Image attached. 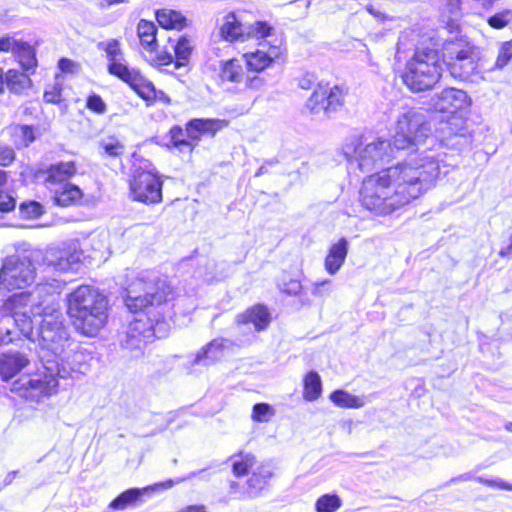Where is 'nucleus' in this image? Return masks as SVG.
<instances>
[{"instance_id":"obj_2","label":"nucleus","mask_w":512,"mask_h":512,"mask_svg":"<svg viewBox=\"0 0 512 512\" xmlns=\"http://www.w3.org/2000/svg\"><path fill=\"white\" fill-rule=\"evenodd\" d=\"M177 297V288L167 277L136 278L124 298L125 306L136 316L120 340L122 349L142 355L145 347L157 338L156 329L167 325Z\"/></svg>"},{"instance_id":"obj_39","label":"nucleus","mask_w":512,"mask_h":512,"mask_svg":"<svg viewBox=\"0 0 512 512\" xmlns=\"http://www.w3.org/2000/svg\"><path fill=\"white\" fill-rule=\"evenodd\" d=\"M63 87L60 83L48 85L43 92V100L47 104L61 105L64 102Z\"/></svg>"},{"instance_id":"obj_53","label":"nucleus","mask_w":512,"mask_h":512,"mask_svg":"<svg viewBox=\"0 0 512 512\" xmlns=\"http://www.w3.org/2000/svg\"><path fill=\"white\" fill-rule=\"evenodd\" d=\"M312 83H314V80L312 79V77L309 74L303 75L298 80L299 87L304 90H309L312 86Z\"/></svg>"},{"instance_id":"obj_61","label":"nucleus","mask_w":512,"mask_h":512,"mask_svg":"<svg viewBox=\"0 0 512 512\" xmlns=\"http://www.w3.org/2000/svg\"><path fill=\"white\" fill-rule=\"evenodd\" d=\"M505 429L512 433V422H507L505 424Z\"/></svg>"},{"instance_id":"obj_34","label":"nucleus","mask_w":512,"mask_h":512,"mask_svg":"<svg viewBox=\"0 0 512 512\" xmlns=\"http://www.w3.org/2000/svg\"><path fill=\"white\" fill-rule=\"evenodd\" d=\"M329 399L335 406L344 409H357L364 405V401L360 397L352 395L342 389L331 392Z\"/></svg>"},{"instance_id":"obj_35","label":"nucleus","mask_w":512,"mask_h":512,"mask_svg":"<svg viewBox=\"0 0 512 512\" xmlns=\"http://www.w3.org/2000/svg\"><path fill=\"white\" fill-rule=\"evenodd\" d=\"M342 505V501L337 494H323L315 503L316 512H336Z\"/></svg>"},{"instance_id":"obj_33","label":"nucleus","mask_w":512,"mask_h":512,"mask_svg":"<svg viewBox=\"0 0 512 512\" xmlns=\"http://www.w3.org/2000/svg\"><path fill=\"white\" fill-rule=\"evenodd\" d=\"M99 147L104 157L112 159H121L126 152L125 144L115 135H109L101 140Z\"/></svg>"},{"instance_id":"obj_62","label":"nucleus","mask_w":512,"mask_h":512,"mask_svg":"<svg viewBox=\"0 0 512 512\" xmlns=\"http://www.w3.org/2000/svg\"><path fill=\"white\" fill-rule=\"evenodd\" d=\"M231 487H233V488H237V487H238V483H236V482H232Z\"/></svg>"},{"instance_id":"obj_13","label":"nucleus","mask_w":512,"mask_h":512,"mask_svg":"<svg viewBox=\"0 0 512 512\" xmlns=\"http://www.w3.org/2000/svg\"><path fill=\"white\" fill-rule=\"evenodd\" d=\"M470 106V100L465 91L456 88H445L436 96L434 108L440 113L448 114L461 125L463 117L458 114Z\"/></svg>"},{"instance_id":"obj_29","label":"nucleus","mask_w":512,"mask_h":512,"mask_svg":"<svg viewBox=\"0 0 512 512\" xmlns=\"http://www.w3.org/2000/svg\"><path fill=\"white\" fill-rule=\"evenodd\" d=\"M10 140L16 149L29 147L37 138L33 125L15 124L9 127Z\"/></svg>"},{"instance_id":"obj_58","label":"nucleus","mask_w":512,"mask_h":512,"mask_svg":"<svg viewBox=\"0 0 512 512\" xmlns=\"http://www.w3.org/2000/svg\"><path fill=\"white\" fill-rule=\"evenodd\" d=\"M9 181V173L0 167V187L5 186Z\"/></svg>"},{"instance_id":"obj_9","label":"nucleus","mask_w":512,"mask_h":512,"mask_svg":"<svg viewBox=\"0 0 512 512\" xmlns=\"http://www.w3.org/2000/svg\"><path fill=\"white\" fill-rule=\"evenodd\" d=\"M430 133L431 128L426 117L415 109H410L399 116L390 145L398 151L414 149L424 144Z\"/></svg>"},{"instance_id":"obj_48","label":"nucleus","mask_w":512,"mask_h":512,"mask_svg":"<svg viewBox=\"0 0 512 512\" xmlns=\"http://www.w3.org/2000/svg\"><path fill=\"white\" fill-rule=\"evenodd\" d=\"M478 482L493 488H499L503 490H512V485L502 481V480H494V479H484V478H478Z\"/></svg>"},{"instance_id":"obj_5","label":"nucleus","mask_w":512,"mask_h":512,"mask_svg":"<svg viewBox=\"0 0 512 512\" xmlns=\"http://www.w3.org/2000/svg\"><path fill=\"white\" fill-rule=\"evenodd\" d=\"M285 49L271 46L268 51L255 49L246 51L241 57H231L219 62L218 80L220 83L244 84L247 89H257L261 83L260 74L284 61Z\"/></svg>"},{"instance_id":"obj_8","label":"nucleus","mask_w":512,"mask_h":512,"mask_svg":"<svg viewBox=\"0 0 512 512\" xmlns=\"http://www.w3.org/2000/svg\"><path fill=\"white\" fill-rule=\"evenodd\" d=\"M143 167H135L128 179V194L133 202L154 206L163 201L164 180L154 169L151 162L144 160Z\"/></svg>"},{"instance_id":"obj_57","label":"nucleus","mask_w":512,"mask_h":512,"mask_svg":"<svg viewBox=\"0 0 512 512\" xmlns=\"http://www.w3.org/2000/svg\"><path fill=\"white\" fill-rule=\"evenodd\" d=\"M499 255L502 257L512 256V235H511L510 243L505 248H502L500 250Z\"/></svg>"},{"instance_id":"obj_40","label":"nucleus","mask_w":512,"mask_h":512,"mask_svg":"<svg viewBox=\"0 0 512 512\" xmlns=\"http://www.w3.org/2000/svg\"><path fill=\"white\" fill-rule=\"evenodd\" d=\"M512 21V10L504 9L487 18L488 25L493 29H503Z\"/></svg>"},{"instance_id":"obj_18","label":"nucleus","mask_w":512,"mask_h":512,"mask_svg":"<svg viewBox=\"0 0 512 512\" xmlns=\"http://www.w3.org/2000/svg\"><path fill=\"white\" fill-rule=\"evenodd\" d=\"M229 121L218 118H193L186 122L185 130L193 133L197 145L203 136L214 137L218 132L228 127Z\"/></svg>"},{"instance_id":"obj_19","label":"nucleus","mask_w":512,"mask_h":512,"mask_svg":"<svg viewBox=\"0 0 512 512\" xmlns=\"http://www.w3.org/2000/svg\"><path fill=\"white\" fill-rule=\"evenodd\" d=\"M218 35L221 40L228 43L245 42L250 39V33L246 31L244 24L234 11L228 12L223 17Z\"/></svg>"},{"instance_id":"obj_4","label":"nucleus","mask_w":512,"mask_h":512,"mask_svg":"<svg viewBox=\"0 0 512 512\" xmlns=\"http://www.w3.org/2000/svg\"><path fill=\"white\" fill-rule=\"evenodd\" d=\"M108 309V298L88 284L79 285L66 296V314L70 323L86 337H94L104 328Z\"/></svg>"},{"instance_id":"obj_46","label":"nucleus","mask_w":512,"mask_h":512,"mask_svg":"<svg viewBox=\"0 0 512 512\" xmlns=\"http://www.w3.org/2000/svg\"><path fill=\"white\" fill-rule=\"evenodd\" d=\"M19 41L20 39H17L15 35L5 34L0 36V52L13 54Z\"/></svg>"},{"instance_id":"obj_54","label":"nucleus","mask_w":512,"mask_h":512,"mask_svg":"<svg viewBox=\"0 0 512 512\" xmlns=\"http://www.w3.org/2000/svg\"><path fill=\"white\" fill-rule=\"evenodd\" d=\"M178 512H208L206 510V507L204 505H188L184 508H182L181 510H179Z\"/></svg>"},{"instance_id":"obj_17","label":"nucleus","mask_w":512,"mask_h":512,"mask_svg":"<svg viewBox=\"0 0 512 512\" xmlns=\"http://www.w3.org/2000/svg\"><path fill=\"white\" fill-rule=\"evenodd\" d=\"M174 485V481L169 479L164 482L155 483L142 488H129L118 494L108 505L111 510H124L129 505H133L141 501L144 493L149 491H156L158 489H168Z\"/></svg>"},{"instance_id":"obj_36","label":"nucleus","mask_w":512,"mask_h":512,"mask_svg":"<svg viewBox=\"0 0 512 512\" xmlns=\"http://www.w3.org/2000/svg\"><path fill=\"white\" fill-rule=\"evenodd\" d=\"M45 212L44 206L35 200L21 202L19 205L20 217L26 220L37 219Z\"/></svg>"},{"instance_id":"obj_51","label":"nucleus","mask_w":512,"mask_h":512,"mask_svg":"<svg viewBox=\"0 0 512 512\" xmlns=\"http://www.w3.org/2000/svg\"><path fill=\"white\" fill-rule=\"evenodd\" d=\"M366 10L372 16H374L376 19H378L380 21H385V20L389 19V16L383 10H381L379 7H376L372 4L367 5Z\"/></svg>"},{"instance_id":"obj_3","label":"nucleus","mask_w":512,"mask_h":512,"mask_svg":"<svg viewBox=\"0 0 512 512\" xmlns=\"http://www.w3.org/2000/svg\"><path fill=\"white\" fill-rule=\"evenodd\" d=\"M443 45L433 33H422L414 45L411 56L400 73L404 86L412 93L430 91L443 76Z\"/></svg>"},{"instance_id":"obj_26","label":"nucleus","mask_w":512,"mask_h":512,"mask_svg":"<svg viewBox=\"0 0 512 512\" xmlns=\"http://www.w3.org/2000/svg\"><path fill=\"white\" fill-rule=\"evenodd\" d=\"M31 75L34 73L22 69H8L4 72L5 88H8L11 93L22 94L32 86Z\"/></svg>"},{"instance_id":"obj_60","label":"nucleus","mask_w":512,"mask_h":512,"mask_svg":"<svg viewBox=\"0 0 512 512\" xmlns=\"http://www.w3.org/2000/svg\"><path fill=\"white\" fill-rule=\"evenodd\" d=\"M329 283H330V280H324V281H322V282L316 283V284H315V290H314V293H317V292H318V288H319L320 286H323V285H325V284H329Z\"/></svg>"},{"instance_id":"obj_1","label":"nucleus","mask_w":512,"mask_h":512,"mask_svg":"<svg viewBox=\"0 0 512 512\" xmlns=\"http://www.w3.org/2000/svg\"><path fill=\"white\" fill-rule=\"evenodd\" d=\"M440 175L436 158L403 160L366 175L358 192L359 204L372 216H389L434 188Z\"/></svg>"},{"instance_id":"obj_16","label":"nucleus","mask_w":512,"mask_h":512,"mask_svg":"<svg viewBox=\"0 0 512 512\" xmlns=\"http://www.w3.org/2000/svg\"><path fill=\"white\" fill-rule=\"evenodd\" d=\"M78 173V162L76 160L60 161L52 163L39 170L43 182L47 185H60L68 182Z\"/></svg>"},{"instance_id":"obj_7","label":"nucleus","mask_w":512,"mask_h":512,"mask_svg":"<svg viewBox=\"0 0 512 512\" xmlns=\"http://www.w3.org/2000/svg\"><path fill=\"white\" fill-rule=\"evenodd\" d=\"M349 88L345 84L319 81L305 102V108L312 115L322 114L333 118L346 108Z\"/></svg>"},{"instance_id":"obj_42","label":"nucleus","mask_w":512,"mask_h":512,"mask_svg":"<svg viewBox=\"0 0 512 512\" xmlns=\"http://www.w3.org/2000/svg\"><path fill=\"white\" fill-rule=\"evenodd\" d=\"M272 26L267 21H256L252 25L250 37L253 36L257 39H264L271 35Z\"/></svg>"},{"instance_id":"obj_12","label":"nucleus","mask_w":512,"mask_h":512,"mask_svg":"<svg viewBox=\"0 0 512 512\" xmlns=\"http://www.w3.org/2000/svg\"><path fill=\"white\" fill-rule=\"evenodd\" d=\"M172 48L173 53L167 49L157 52L152 58V64L157 67L173 64L176 69L187 66L194 50L192 37L188 34L178 36Z\"/></svg>"},{"instance_id":"obj_25","label":"nucleus","mask_w":512,"mask_h":512,"mask_svg":"<svg viewBox=\"0 0 512 512\" xmlns=\"http://www.w3.org/2000/svg\"><path fill=\"white\" fill-rule=\"evenodd\" d=\"M272 476L273 473L268 465L260 464L256 466L246 480V492L248 495H259L267 487Z\"/></svg>"},{"instance_id":"obj_41","label":"nucleus","mask_w":512,"mask_h":512,"mask_svg":"<svg viewBox=\"0 0 512 512\" xmlns=\"http://www.w3.org/2000/svg\"><path fill=\"white\" fill-rule=\"evenodd\" d=\"M512 59V39L505 41L501 44L498 55L495 61V67L503 68Z\"/></svg>"},{"instance_id":"obj_15","label":"nucleus","mask_w":512,"mask_h":512,"mask_svg":"<svg viewBox=\"0 0 512 512\" xmlns=\"http://www.w3.org/2000/svg\"><path fill=\"white\" fill-rule=\"evenodd\" d=\"M271 321V313L268 307L262 303H256L247 307L235 317V324L237 326L252 325L256 332L266 330Z\"/></svg>"},{"instance_id":"obj_31","label":"nucleus","mask_w":512,"mask_h":512,"mask_svg":"<svg viewBox=\"0 0 512 512\" xmlns=\"http://www.w3.org/2000/svg\"><path fill=\"white\" fill-rule=\"evenodd\" d=\"M302 397L309 402L316 401L322 394V381L316 371L307 372L302 380Z\"/></svg>"},{"instance_id":"obj_64","label":"nucleus","mask_w":512,"mask_h":512,"mask_svg":"<svg viewBox=\"0 0 512 512\" xmlns=\"http://www.w3.org/2000/svg\"><path fill=\"white\" fill-rule=\"evenodd\" d=\"M132 157H133V158H136V157H137V153H133V154H132Z\"/></svg>"},{"instance_id":"obj_52","label":"nucleus","mask_w":512,"mask_h":512,"mask_svg":"<svg viewBox=\"0 0 512 512\" xmlns=\"http://www.w3.org/2000/svg\"><path fill=\"white\" fill-rule=\"evenodd\" d=\"M218 347V348H222L223 347V344H222V340L220 339H213L211 340L209 343H207L204 347H202L201 351L199 352L197 358H201V357H205L207 356V353L208 351L212 348V347Z\"/></svg>"},{"instance_id":"obj_37","label":"nucleus","mask_w":512,"mask_h":512,"mask_svg":"<svg viewBox=\"0 0 512 512\" xmlns=\"http://www.w3.org/2000/svg\"><path fill=\"white\" fill-rule=\"evenodd\" d=\"M274 415L275 409L266 402L254 404L251 410V420L255 423H267Z\"/></svg>"},{"instance_id":"obj_23","label":"nucleus","mask_w":512,"mask_h":512,"mask_svg":"<svg viewBox=\"0 0 512 512\" xmlns=\"http://www.w3.org/2000/svg\"><path fill=\"white\" fill-rule=\"evenodd\" d=\"M29 364L28 358L21 353H3L0 355V376L9 381Z\"/></svg>"},{"instance_id":"obj_49","label":"nucleus","mask_w":512,"mask_h":512,"mask_svg":"<svg viewBox=\"0 0 512 512\" xmlns=\"http://www.w3.org/2000/svg\"><path fill=\"white\" fill-rule=\"evenodd\" d=\"M301 289L300 281L297 279H291L289 282L284 284L282 291L287 295H297Z\"/></svg>"},{"instance_id":"obj_22","label":"nucleus","mask_w":512,"mask_h":512,"mask_svg":"<svg viewBox=\"0 0 512 512\" xmlns=\"http://www.w3.org/2000/svg\"><path fill=\"white\" fill-rule=\"evenodd\" d=\"M348 254V241L341 237L333 243L324 260V267L328 274H336L343 266Z\"/></svg>"},{"instance_id":"obj_43","label":"nucleus","mask_w":512,"mask_h":512,"mask_svg":"<svg viewBox=\"0 0 512 512\" xmlns=\"http://www.w3.org/2000/svg\"><path fill=\"white\" fill-rule=\"evenodd\" d=\"M22 300H23L22 294L12 295L5 301L3 308L9 315H11L13 318H15L18 314H20V311H18V308L23 306Z\"/></svg>"},{"instance_id":"obj_32","label":"nucleus","mask_w":512,"mask_h":512,"mask_svg":"<svg viewBox=\"0 0 512 512\" xmlns=\"http://www.w3.org/2000/svg\"><path fill=\"white\" fill-rule=\"evenodd\" d=\"M231 459L232 473L237 478H242L254 469L257 461L255 455L252 453H244L242 451L234 454Z\"/></svg>"},{"instance_id":"obj_21","label":"nucleus","mask_w":512,"mask_h":512,"mask_svg":"<svg viewBox=\"0 0 512 512\" xmlns=\"http://www.w3.org/2000/svg\"><path fill=\"white\" fill-rule=\"evenodd\" d=\"M154 16L158 25L167 31H182L191 23L182 11L169 7L156 9Z\"/></svg>"},{"instance_id":"obj_28","label":"nucleus","mask_w":512,"mask_h":512,"mask_svg":"<svg viewBox=\"0 0 512 512\" xmlns=\"http://www.w3.org/2000/svg\"><path fill=\"white\" fill-rule=\"evenodd\" d=\"M13 55L22 70L35 74L38 60L36 50L29 42L20 39Z\"/></svg>"},{"instance_id":"obj_59","label":"nucleus","mask_w":512,"mask_h":512,"mask_svg":"<svg viewBox=\"0 0 512 512\" xmlns=\"http://www.w3.org/2000/svg\"><path fill=\"white\" fill-rule=\"evenodd\" d=\"M5 92L4 70L0 67V95Z\"/></svg>"},{"instance_id":"obj_10","label":"nucleus","mask_w":512,"mask_h":512,"mask_svg":"<svg viewBox=\"0 0 512 512\" xmlns=\"http://www.w3.org/2000/svg\"><path fill=\"white\" fill-rule=\"evenodd\" d=\"M36 278V268L30 256L14 253L3 259L0 267V289L13 291L24 289Z\"/></svg>"},{"instance_id":"obj_14","label":"nucleus","mask_w":512,"mask_h":512,"mask_svg":"<svg viewBox=\"0 0 512 512\" xmlns=\"http://www.w3.org/2000/svg\"><path fill=\"white\" fill-rule=\"evenodd\" d=\"M23 388L30 397H50L58 390V375L45 368L44 371L34 373Z\"/></svg>"},{"instance_id":"obj_47","label":"nucleus","mask_w":512,"mask_h":512,"mask_svg":"<svg viewBox=\"0 0 512 512\" xmlns=\"http://www.w3.org/2000/svg\"><path fill=\"white\" fill-rule=\"evenodd\" d=\"M58 68L63 73H74L79 68V64L69 58L62 57L58 61Z\"/></svg>"},{"instance_id":"obj_27","label":"nucleus","mask_w":512,"mask_h":512,"mask_svg":"<svg viewBox=\"0 0 512 512\" xmlns=\"http://www.w3.org/2000/svg\"><path fill=\"white\" fill-rule=\"evenodd\" d=\"M83 197L84 193L79 186L67 183L54 192L52 200L56 206L67 208L80 205Z\"/></svg>"},{"instance_id":"obj_55","label":"nucleus","mask_w":512,"mask_h":512,"mask_svg":"<svg viewBox=\"0 0 512 512\" xmlns=\"http://www.w3.org/2000/svg\"><path fill=\"white\" fill-rule=\"evenodd\" d=\"M129 0H100V7L106 8L116 4L128 3Z\"/></svg>"},{"instance_id":"obj_44","label":"nucleus","mask_w":512,"mask_h":512,"mask_svg":"<svg viewBox=\"0 0 512 512\" xmlns=\"http://www.w3.org/2000/svg\"><path fill=\"white\" fill-rule=\"evenodd\" d=\"M16 160L14 149L6 144H0V167L6 168L12 165Z\"/></svg>"},{"instance_id":"obj_50","label":"nucleus","mask_w":512,"mask_h":512,"mask_svg":"<svg viewBox=\"0 0 512 512\" xmlns=\"http://www.w3.org/2000/svg\"><path fill=\"white\" fill-rule=\"evenodd\" d=\"M447 11L451 15H461L462 1L461 0H444Z\"/></svg>"},{"instance_id":"obj_6","label":"nucleus","mask_w":512,"mask_h":512,"mask_svg":"<svg viewBox=\"0 0 512 512\" xmlns=\"http://www.w3.org/2000/svg\"><path fill=\"white\" fill-rule=\"evenodd\" d=\"M98 48L106 54L108 73L126 83L146 106H152L157 101L170 103L169 96L163 91H157L154 84L142 74L140 69L128 65L119 39L100 42Z\"/></svg>"},{"instance_id":"obj_20","label":"nucleus","mask_w":512,"mask_h":512,"mask_svg":"<svg viewBox=\"0 0 512 512\" xmlns=\"http://www.w3.org/2000/svg\"><path fill=\"white\" fill-rule=\"evenodd\" d=\"M168 143L167 148L169 150H175L180 154H187L189 157L192 156L196 147L198 146L193 133L189 130H185L180 125H173L167 133Z\"/></svg>"},{"instance_id":"obj_56","label":"nucleus","mask_w":512,"mask_h":512,"mask_svg":"<svg viewBox=\"0 0 512 512\" xmlns=\"http://www.w3.org/2000/svg\"><path fill=\"white\" fill-rule=\"evenodd\" d=\"M446 29L450 32V33H453V32H459L460 31V24L457 23L456 21L454 20H449L447 23H446Z\"/></svg>"},{"instance_id":"obj_11","label":"nucleus","mask_w":512,"mask_h":512,"mask_svg":"<svg viewBox=\"0 0 512 512\" xmlns=\"http://www.w3.org/2000/svg\"><path fill=\"white\" fill-rule=\"evenodd\" d=\"M443 66L446 65L451 76L465 80L476 67L474 46L468 41L456 38L442 42Z\"/></svg>"},{"instance_id":"obj_63","label":"nucleus","mask_w":512,"mask_h":512,"mask_svg":"<svg viewBox=\"0 0 512 512\" xmlns=\"http://www.w3.org/2000/svg\"><path fill=\"white\" fill-rule=\"evenodd\" d=\"M458 130H459V128H455V129H453V130L450 132V134H455V133H457V131H458Z\"/></svg>"},{"instance_id":"obj_24","label":"nucleus","mask_w":512,"mask_h":512,"mask_svg":"<svg viewBox=\"0 0 512 512\" xmlns=\"http://www.w3.org/2000/svg\"><path fill=\"white\" fill-rule=\"evenodd\" d=\"M136 34L139 39L141 47L148 53L156 55L158 51V28L156 24L147 19H140L137 27Z\"/></svg>"},{"instance_id":"obj_30","label":"nucleus","mask_w":512,"mask_h":512,"mask_svg":"<svg viewBox=\"0 0 512 512\" xmlns=\"http://www.w3.org/2000/svg\"><path fill=\"white\" fill-rule=\"evenodd\" d=\"M41 333L43 340L50 343L61 344L69 339L68 328L63 321H44Z\"/></svg>"},{"instance_id":"obj_45","label":"nucleus","mask_w":512,"mask_h":512,"mask_svg":"<svg viewBox=\"0 0 512 512\" xmlns=\"http://www.w3.org/2000/svg\"><path fill=\"white\" fill-rule=\"evenodd\" d=\"M16 204V199L8 191L0 189V213L12 212Z\"/></svg>"},{"instance_id":"obj_38","label":"nucleus","mask_w":512,"mask_h":512,"mask_svg":"<svg viewBox=\"0 0 512 512\" xmlns=\"http://www.w3.org/2000/svg\"><path fill=\"white\" fill-rule=\"evenodd\" d=\"M85 108L95 115H103L108 111V105L105 100L95 92H90L86 96Z\"/></svg>"}]
</instances>
